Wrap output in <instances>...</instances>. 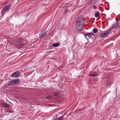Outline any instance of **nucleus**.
Returning a JSON list of instances; mask_svg holds the SVG:
<instances>
[{
	"mask_svg": "<svg viewBox=\"0 0 120 120\" xmlns=\"http://www.w3.org/2000/svg\"><path fill=\"white\" fill-rule=\"evenodd\" d=\"M82 19L80 18H78L77 19L75 26L76 28L79 32H81L84 30V27L82 26Z\"/></svg>",
	"mask_w": 120,
	"mask_h": 120,
	"instance_id": "1",
	"label": "nucleus"
},
{
	"mask_svg": "<svg viewBox=\"0 0 120 120\" xmlns=\"http://www.w3.org/2000/svg\"><path fill=\"white\" fill-rule=\"evenodd\" d=\"M114 28L113 26L111 27L109 29L101 33V37L104 38L107 37L108 35V32L111 31Z\"/></svg>",
	"mask_w": 120,
	"mask_h": 120,
	"instance_id": "2",
	"label": "nucleus"
},
{
	"mask_svg": "<svg viewBox=\"0 0 120 120\" xmlns=\"http://www.w3.org/2000/svg\"><path fill=\"white\" fill-rule=\"evenodd\" d=\"M11 5H8L4 7L1 11V12L2 14H4L5 12L7 11H8L10 9Z\"/></svg>",
	"mask_w": 120,
	"mask_h": 120,
	"instance_id": "3",
	"label": "nucleus"
},
{
	"mask_svg": "<svg viewBox=\"0 0 120 120\" xmlns=\"http://www.w3.org/2000/svg\"><path fill=\"white\" fill-rule=\"evenodd\" d=\"M20 79H13L11 81V82L13 83L14 85H16L19 83L20 82Z\"/></svg>",
	"mask_w": 120,
	"mask_h": 120,
	"instance_id": "4",
	"label": "nucleus"
},
{
	"mask_svg": "<svg viewBox=\"0 0 120 120\" xmlns=\"http://www.w3.org/2000/svg\"><path fill=\"white\" fill-rule=\"evenodd\" d=\"M26 45V43H20L17 44L16 45V47L18 48H23Z\"/></svg>",
	"mask_w": 120,
	"mask_h": 120,
	"instance_id": "5",
	"label": "nucleus"
},
{
	"mask_svg": "<svg viewBox=\"0 0 120 120\" xmlns=\"http://www.w3.org/2000/svg\"><path fill=\"white\" fill-rule=\"evenodd\" d=\"M19 74V72L18 71H16L12 73L11 75L12 77L16 78L18 77Z\"/></svg>",
	"mask_w": 120,
	"mask_h": 120,
	"instance_id": "6",
	"label": "nucleus"
},
{
	"mask_svg": "<svg viewBox=\"0 0 120 120\" xmlns=\"http://www.w3.org/2000/svg\"><path fill=\"white\" fill-rule=\"evenodd\" d=\"M85 35L86 36L89 37H94L95 35L92 32H90V33H87L85 34Z\"/></svg>",
	"mask_w": 120,
	"mask_h": 120,
	"instance_id": "7",
	"label": "nucleus"
},
{
	"mask_svg": "<svg viewBox=\"0 0 120 120\" xmlns=\"http://www.w3.org/2000/svg\"><path fill=\"white\" fill-rule=\"evenodd\" d=\"M46 35V33L45 32H41V35L40 36L39 38H42L43 37H44Z\"/></svg>",
	"mask_w": 120,
	"mask_h": 120,
	"instance_id": "8",
	"label": "nucleus"
},
{
	"mask_svg": "<svg viewBox=\"0 0 120 120\" xmlns=\"http://www.w3.org/2000/svg\"><path fill=\"white\" fill-rule=\"evenodd\" d=\"M60 44L59 43H54L52 44V46L54 47H57L59 46Z\"/></svg>",
	"mask_w": 120,
	"mask_h": 120,
	"instance_id": "9",
	"label": "nucleus"
},
{
	"mask_svg": "<svg viewBox=\"0 0 120 120\" xmlns=\"http://www.w3.org/2000/svg\"><path fill=\"white\" fill-rule=\"evenodd\" d=\"M24 40L23 38H21L18 39L17 41V44L20 43L22 42Z\"/></svg>",
	"mask_w": 120,
	"mask_h": 120,
	"instance_id": "10",
	"label": "nucleus"
},
{
	"mask_svg": "<svg viewBox=\"0 0 120 120\" xmlns=\"http://www.w3.org/2000/svg\"><path fill=\"white\" fill-rule=\"evenodd\" d=\"M89 75L91 77H97L98 75V74H91L90 73L89 74Z\"/></svg>",
	"mask_w": 120,
	"mask_h": 120,
	"instance_id": "11",
	"label": "nucleus"
},
{
	"mask_svg": "<svg viewBox=\"0 0 120 120\" xmlns=\"http://www.w3.org/2000/svg\"><path fill=\"white\" fill-rule=\"evenodd\" d=\"M64 115H63L62 116H61L59 118L57 119V120H64L63 119V118L66 119V118H65L64 117Z\"/></svg>",
	"mask_w": 120,
	"mask_h": 120,
	"instance_id": "12",
	"label": "nucleus"
},
{
	"mask_svg": "<svg viewBox=\"0 0 120 120\" xmlns=\"http://www.w3.org/2000/svg\"><path fill=\"white\" fill-rule=\"evenodd\" d=\"M3 105L5 108L9 107L10 105V104H8L6 103H4Z\"/></svg>",
	"mask_w": 120,
	"mask_h": 120,
	"instance_id": "13",
	"label": "nucleus"
},
{
	"mask_svg": "<svg viewBox=\"0 0 120 120\" xmlns=\"http://www.w3.org/2000/svg\"><path fill=\"white\" fill-rule=\"evenodd\" d=\"M93 32L94 33H96L98 32V30L96 28H94L93 29Z\"/></svg>",
	"mask_w": 120,
	"mask_h": 120,
	"instance_id": "14",
	"label": "nucleus"
},
{
	"mask_svg": "<svg viewBox=\"0 0 120 120\" xmlns=\"http://www.w3.org/2000/svg\"><path fill=\"white\" fill-rule=\"evenodd\" d=\"M8 86H10L11 85H14L13 83L11 82V81L8 82Z\"/></svg>",
	"mask_w": 120,
	"mask_h": 120,
	"instance_id": "15",
	"label": "nucleus"
},
{
	"mask_svg": "<svg viewBox=\"0 0 120 120\" xmlns=\"http://www.w3.org/2000/svg\"><path fill=\"white\" fill-rule=\"evenodd\" d=\"M99 15V13L98 12L97 13H96L95 15V16L96 17H97Z\"/></svg>",
	"mask_w": 120,
	"mask_h": 120,
	"instance_id": "16",
	"label": "nucleus"
},
{
	"mask_svg": "<svg viewBox=\"0 0 120 120\" xmlns=\"http://www.w3.org/2000/svg\"><path fill=\"white\" fill-rule=\"evenodd\" d=\"M52 98L51 96H48L46 97V98L47 99H50L51 98Z\"/></svg>",
	"mask_w": 120,
	"mask_h": 120,
	"instance_id": "17",
	"label": "nucleus"
},
{
	"mask_svg": "<svg viewBox=\"0 0 120 120\" xmlns=\"http://www.w3.org/2000/svg\"><path fill=\"white\" fill-rule=\"evenodd\" d=\"M113 26L114 27V26H113V25L112 27V26ZM111 31H109V34H111V33H112V32H114V30H113V29Z\"/></svg>",
	"mask_w": 120,
	"mask_h": 120,
	"instance_id": "18",
	"label": "nucleus"
},
{
	"mask_svg": "<svg viewBox=\"0 0 120 120\" xmlns=\"http://www.w3.org/2000/svg\"><path fill=\"white\" fill-rule=\"evenodd\" d=\"M59 95V94L58 93H56L54 94V95L55 96H57Z\"/></svg>",
	"mask_w": 120,
	"mask_h": 120,
	"instance_id": "19",
	"label": "nucleus"
},
{
	"mask_svg": "<svg viewBox=\"0 0 120 120\" xmlns=\"http://www.w3.org/2000/svg\"><path fill=\"white\" fill-rule=\"evenodd\" d=\"M93 7L94 9H96V6L95 5L93 6Z\"/></svg>",
	"mask_w": 120,
	"mask_h": 120,
	"instance_id": "20",
	"label": "nucleus"
},
{
	"mask_svg": "<svg viewBox=\"0 0 120 120\" xmlns=\"http://www.w3.org/2000/svg\"><path fill=\"white\" fill-rule=\"evenodd\" d=\"M68 10V9L66 10V11H65V12H67V10Z\"/></svg>",
	"mask_w": 120,
	"mask_h": 120,
	"instance_id": "21",
	"label": "nucleus"
},
{
	"mask_svg": "<svg viewBox=\"0 0 120 120\" xmlns=\"http://www.w3.org/2000/svg\"><path fill=\"white\" fill-rule=\"evenodd\" d=\"M103 28H104V27H103Z\"/></svg>",
	"mask_w": 120,
	"mask_h": 120,
	"instance_id": "22",
	"label": "nucleus"
}]
</instances>
